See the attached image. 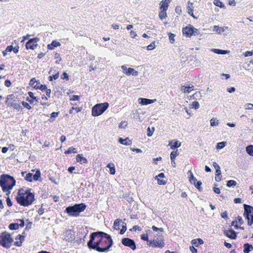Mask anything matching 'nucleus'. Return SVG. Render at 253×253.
I'll return each mask as SVG.
<instances>
[{"instance_id":"f3484780","label":"nucleus","mask_w":253,"mask_h":253,"mask_svg":"<svg viewBox=\"0 0 253 253\" xmlns=\"http://www.w3.org/2000/svg\"><path fill=\"white\" fill-rule=\"evenodd\" d=\"M61 43L56 41H53L50 44L47 45V48L50 50L53 49L55 47L60 46Z\"/></svg>"},{"instance_id":"a19ab883","label":"nucleus","mask_w":253,"mask_h":253,"mask_svg":"<svg viewBox=\"0 0 253 253\" xmlns=\"http://www.w3.org/2000/svg\"><path fill=\"white\" fill-rule=\"evenodd\" d=\"M210 123L211 126H217L218 125V120L216 119L212 118L211 120Z\"/></svg>"},{"instance_id":"a211bd4d","label":"nucleus","mask_w":253,"mask_h":253,"mask_svg":"<svg viewBox=\"0 0 253 253\" xmlns=\"http://www.w3.org/2000/svg\"><path fill=\"white\" fill-rule=\"evenodd\" d=\"M119 142L124 145L129 146L132 143L131 141L127 137L126 139H123L122 138H120L119 139Z\"/></svg>"},{"instance_id":"8fccbe9b","label":"nucleus","mask_w":253,"mask_h":253,"mask_svg":"<svg viewBox=\"0 0 253 253\" xmlns=\"http://www.w3.org/2000/svg\"><path fill=\"white\" fill-rule=\"evenodd\" d=\"M169 39L171 43H173L174 42V37L175 35L172 33H169Z\"/></svg>"},{"instance_id":"774afa93","label":"nucleus","mask_w":253,"mask_h":253,"mask_svg":"<svg viewBox=\"0 0 253 253\" xmlns=\"http://www.w3.org/2000/svg\"><path fill=\"white\" fill-rule=\"evenodd\" d=\"M190 250L192 252V253H197V250L193 246L190 247Z\"/></svg>"},{"instance_id":"6e6552de","label":"nucleus","mask_w":253,"mask_h":253,"mask_svg":"<svg viewBox=\"0 0 253 253\" xmlns=\"http://www.w3.org/2000/svg\"><path fill=\"white\" fill-rule=\"evenodd\" d=\"M165 243L162 238H158L150 241L149 245L153 248H162L165 246Z\"/></svg>"},{"instance_id":"864d4df0","label":"nucleus","mask_w":253,"mask_h":253,"mask_svg":"<svg viewBox=\"0 0 253 253\" xmlns=\"http://www.w3.org/2000/svg\"><path fill=\"white\" fill-rule=\"evenodd\" d=\"M73 110H75L76 112V113H78L80 111H81V109L80 108H74V107H72L71 109L69 110V113L70 114H73Z\"/></svg>"},{"instance_id":"7ed1b4c3","label":"nucleus","mask_w":253,"mask_h":253,"mask_svg":"<svg viewBox=\"0 0 253 253\" xmlns=\"http://www.w3.org/2000/svg\"><path fill=\"white\" fill-rule=\"evenodd\" d=\"M86 207V205L84 203L75 204L73 206L67 207L66 211L70 216L77 217L80 212L84 211Z\"/></svg>"},{"instance_id":"f704fd0d","label":"nucleus","mask_w":253,"mask_h":253,"mask_svg":"<svg viewBox=\"0 0 253 253\" xmlns=\"http://www.w3.org/2000/svg\"><path fill=\"white\" fill-rule=\"evenodd\" d=\"M76 148L73 147H70L68 149L65 151V154H70L72 153H76Z\"/></svg>"},{"instance_id":"e433bc0d","label":"nucleus","mask_w":253,"mask_h":253,"mask_svg":"<svg viewBox=\"0 0 253 253\" xmlns=\"http://www.w3.org/2000/svg\"><path fill=\"white\" fill-rule=\"evenodd\" d=\"M25 179L27 181L32 182L33 180L32 173L30 172L27 173Z\"/></svg>"},{"instance_id":"ddd939ff","label":"nucleus","mask_w":253,"mask_h":253,"mask_svg":"<svg viewBox=\"0 0 253 253\" xmlns=\"http://www.w3.org/2000/svg\"><path fill=\"white\" fill-rule=\"evenodd\" d=\"M139 100H140L139 102L142 105H147L148 104H152L155 101H156V99H149L147 98H139Z\"/></svg>"},{"instance_id":"f8f14e48","label":"nucleus","mask_w":253,"mask_h":253,"mask_svg":"<svg viewBox=\"0 0 253 253\" xmlns=\"http://www.w3.org/2000/svg\"><path fill=\"white\" fill-rule=\"evenodd\" d=\"M224 234L231 239H235L237 237L236 232L233 229L225 230Z\"/></svg>"},{"instance_id":"4468645a","label":"nucleus","mask_w":253,"mask_h":253,"mask_svg":"<svg viewBox=\"0 0 253 253\" xmlns=\"http://www.w3.org/2000/svg\"><path fill=\"white\" fill-rule=\"evenodd\" d=\"M244 210H245L244 214V215H247V214L253 215V207L249 206V205L244 204Z\"/></svg>"},{"instance_id":"6ab92c4d","label":"nucleus","mask_w":253,"mask_h":253,"mask_svg":"<svg viewBox=\"0 0 253 253\" xmlns=\"http://www.w3.org/2000/svg\"><path fill=\"white\" fill-rule=\"evenodd\" d=\"M228 29L227 27H220L218 26H214L213 31L217 32L218 34H221Z\"/></svg>"},{"instance_id":"09e8293b","label":"nucleus","mask_w":253,"mask_h":253,"mask_svg":"<svg viewBox=\"0 0 253 253\" xmlns=\"http://www.w3.org/2000/svg\"><path fill=\"white\" fill-rule=\"evenodd\" d=\"M155 48V42L149 44L147 47V49L148 50H152Z\"/></svg>"},{"instance_id":"20e7f679","label":"nucleus","mask_w":253,"mask_h":253,"mask_svg":"<svg viewBox=\"0 0 253 253\" xmlns=\"http://www.w3.org/2000/svg\"><path fill=\"white\" fill-rule=\"evenodd\" d=\"M17 202L23 206H28L32 204L34 201V195L31 193H25L20 196H17Z\"/></svg>"},{"instance_id":"39448f33","label":"nucleus","mask_w":253,"mask_h":253,"mask_svg":"<svg viewBox=\"0 0 253 253\" xmlns=\"http://www.w3.org/2000/svg\"><path fill=\"white\" fill-rule=\"evenodd\" d=\"M13 242L11 235L6 232L1 233L0 236V245L5 248L8 249Z\"/></svg>"},{"instance_id":"b1692460","label":"nucleus","mask_w":253,"mask_h":253,"mask_svg":"<svg viewBox=\"0 0 253 253\" xmlns=\"http://www.w3.org/2000/svg\"><path fill=\"white\" fill-rule=\"evenodd\" d=\"M14 98L15 96L13 94H10L8 95L5 101V104L7 105H10L12 103L13 100H15L14 99Z\"/></svg>"},{"instance_id":"5fc2aeb1","label":"nucleus","mask_w":253,"mask_h":253,"mask_svg":"<svg viewBox=\"0 0 253 253\" xmlns=\"http://www.w3.org/2000/svg\"><path fill=\"white\" fill-rule=\"evenodd\" d=\"M54 57H55V58H56L57 59H59L58 60H57L56 61V63L59 64V62L61 60V58L60 57V54L58 53H56L55 54Z\"/></svg>"},{"instance_id":"603ef678","label":"nucleus","mask_w":253,"mask_h":253,"mask_svg":"<svg viewBox=\"0 0 253 253\" xmlns=\"http://www.w3.org/2000/svg\"><path fill=\"white\" fill-rule=\"evenodd\" d=\"M154 130H155L154 127H152V131H151V129H150V128L149 127H148V128H147V131H148L147 135H148V136H149V137L153 135V132H154Z\"/></svg>"},{"instance_id":"69168bd1","label":"nucleus","mask_w":253,"mask_h":253,"mask_svg":"<svg viewBox=\"0 0 253 253\" xmlns=\"http://www.w3.org/2000/svg\"><path fill=\"white\" fill-rule=\"evenodd\" d=\"M79 98H80L79 96L74 95L72 96V97L70 99V100H72V101H76V100H79Z\"/></svg>"},{"instance_id":"4be33fe9","label":"nucleus","mask_w":253,"mask_h":253,"mask_svg":"<svg viewBox=\"0 0 253 253\" xmlns=\"http://www.w3.org/2000/svg\"><path fill=\"white\" fill-rule=\"evenodd\" d=\"M253 250V247L252 245L248 243H246L244 245V253H249L250 252Z\"/></svg>"},{"instance_id":"13d9d810","label":"nucleus","mask_w":253,"mask_h":253,"mask_svg":"<svg viewBox=\"0 0 253 253\" xmlns=\"http://www.w3.org/2000/svg\"><path fill=\"white\" fill-rule=\"evenodd\" d=\"M141 238L142 240L148 241V236L147 234H142L141 236Z\"/></svg>"},{"instance_id":"c9c22d12","label":"nucleus","mask_w":253,"mask_h":253,"mask_svg":"<svg viewBox=\"0 0 253 253\" xmlns=\"http://www.w3.org/2000/svg\"><path fill=\"white\" fill-rule=\"evenodd\" d=\"M166 11L167 10H161V11L159 13V16L161 19L162 20L167 17V15Z\"/></svg>"},{"instance_id":"0e129e2a","label":"nucleus","mask_w":253,"mask_h":253,"mask_svg":"<svg viewBox=\"0 0 253 253\" xmlns=\"http://www.w3.org/2000/svg\"><path fill=\"white\" fill-rule=\"evenodd\" d=\"M253 54V52L252 51H247L244 53V55L245 57L251 56H252Z\"/></svg>"},{"instance_id":"4c0bfd02","label":"nucleus","mask_w":253,"mask_h":253,"mask_svg":"<svg viewBox=\"0 0 253 253\" xmlns=\"http://www.w3.org/2000/svg\"><path fill=\"white\" fill-rule=\"evenodd\" d=\"M29 84L31 86H33L34 87V86L36 85H39L40 82L38 81H36L35 78H33L30 80Z\"/></svg>"},{"instance_id":"37998d69","label":"nucleus","mask_w":253,"mask_h":253,"mask_svg":"<svg viewBox=\"0 0 253 253\" xmlns=\"http://www.w3.org/2000/svg\"><path fill=\"white\" fill-rule=\"evenodd\" d=\"M34 88H36V89H38V88H39L41 90H45L46 89H47V87L45 85H36L34 86Z\"/></svg>"},{"instance_id":"473e14b6","label":"nucleus","mask_w":253,"mask_h":253,"mask_svg":"<svg viewBox=\"0 0 253 253\" xmlns=\"http://www.w3.org/2000/svg\"><path fill=\"white\" fill-rule=\"evenodd\" d=\"M10 105L13 106L16 110H19L21 108L20 104L15 100H13L12 103Z\"/></svg>"},{"instance_id":"0eeeda50","label":"nucleus","mask_w":253,"mask_h":253,"mask_svg":"<svg viewBox=\"0 0 253 253\" xmlns=\"http://www.w3.org/2000/svg\"><path fill=\"white\" fill-rule=\"evenodd\" d=\"M182 33L184 35L187 37H190L193 35H198L199 34V30L191 25L184 27L182 29Z\"/></svg>"},{"instance_id":"412c9836","label":"nucleus","mask_w":253,"mask_h":253,"mask_svg":"<svg viewBox=\"0 0 253 253\" xmlns=\"http://www.w3.org/2000/svg\"><path fill=\"white\" fill-rule=\"evenodd\" d=\"M191 244L195 247H198L199 245L204 244V241L200 238L193 239L191 241Z\"/></svg>"},{"instance_id":"9b49d317","label":"nucleus","mask_w":253,"mask_h":253,"mask_svg":"<svg viewBox=\"0 0 253 253\" xmlns=\"http://www.w3.org/2000/svg\"><path fill=\"white\" fill-rule=\"evenodd\" d=\"M122 243L124 246L128 247L133 250L136 249L135 243L132 239L128 238H124L122 239Z\"/></svg>"},{"instance_id":"6e6d98bb","label":"nucleus","mask_w":253,"mask_h":253,"mask_svg":"<svg viewBox=\"0 0 253 253\" xmlns=\"http://www.w3.org/2000/svg\"><path fill=\"white\" fill-rule=\"evenodd\" d=\"M58 114H59L58 112H52L51 114L50 118L53 119V120L52 121H53L54 118H56L58 116Z\"/></svg>"},{"instance_id":"79ce46f5","label":"nucleus","mask_w":253,"mask_h":253,"mask_svg":"<svg viewBox=\"0 0 253 253\" xmlns=\"http://www.w3.org/2000/svg\"><path fill=\"white\" fill-rule=\"evenodd\" d=\"M197 181V179L194 176L193 174L191 173V175L189 178L190 182L192 184L195 185V183Z\"/></svg>"},{"instance_id":"393cba45","label":"nucleus","mask_w":253,"mask_h":253,"mask_svg":"<svg viewBox=\"0 0 253 253\" xmlns=\"http://www.w3.org/2000/svg\"><path fill=\"white\" fill-rule=\"evenodd\" d=\"M33 180L35 181H41V172L40 170H37L34 175H33Z\"/></svg>"},{"instance_id":"3c124183","label":"nucleus","mask_w":253,"mask_h":253,"mask_svg":"<svg viewBox=\"0 0 253 253\" xmlns=\"http://www.w3.org/2000/svg\"><path fill=\"white\" fill-rule=\"evenodd\" d=\"M22 105H23V107H24L25 108H26L28 110H30L32 108L31 106L26 102H25V101L22 102Z\"/></svg>"},{"instance_id":"ea45409f","label":"nucleus","mask_w":253,"mask_h":253,"mask_svg":"<svg viewBox=\"0 0 253 253\" xmlns=\"http://www.w3.org/2000/svg\"><path fill=\"white\" fill-rule=\"evenodd\" d=\"M236 184H237V182L235 180H230L227 181V186L230 187L232 186H235L236 185Z\"/></svg>"},{"instance_id":"680f3d73","label":"nucleus","mask_w":253,"mask_h":253,"mask_svg":"<svg viewBox=\"0 0 253 253\" xmlns=\"http://www.w3.org/2000/svg\"><path fill=\"white\" fill-rule=\"evenodd\" d=\"M152 228L154 231H160L161 232H163L164 230L163 228H158L155 226H153Z\"/></svg>"},{"instance_id":"cd10ccee","label":"nucleus","mask_w":253,"mask_h":253,"mask_svg":"<svg viewBox=\"0 0 253 253\" xmlns=\"http://www.w3.org/2000/svg\"><path fill=\"white\" fill-rule=\"evenodd\" d=\"M107 168L110 169V173L111 174H114L115 173V169L113 163H109L107 165Z\"/></svg>"},{"instance_id":"7c9ffc66","label":"nucleus","mask_w":253,"mask_h":253,"mask_svg":"<svg viewBox=\"0 0 253 253\" xmlns=\"http://www.w3.org/2000/svg\"><path fill=\"white\" fill-rule=\"evenodd\" d=\"M213 4L218 7L220 8H225V5L220 0H214Z\"/></svg>"},{"instance_id":"f257e3e1","label":"nucleus","mask_w":253,"mask_h":253,"mask_svg":"<svg viewBox=\"0 0 253 253\" xmlns=\"http://www.w3.org/2000/svg\"><path fill=\"white\" fill-rule=\"evenodd\" d=\"M113 244V241L110 235L100 231L91 234L87 246L89 249L103 253L108 252Z\"/></svg>"},{"instance_id":"338daca9","label":"nucleus","mask_w":253,"mask_h":253,"mask_svg":"<svg viewBox=\"0 0 253 253\" xmlns=\"http://www.w3.org/2000/svg\"><path fill=\"white\" fill-rule=\"evenodd\" d=\"M235 88L234 87H231L230 88H227V91L229 92V93H233L235 91Z\"/></svg>"},{"instance_id":"58836bf2","label":"nucleus","mask_w":253,"mask_h":253,"mask_svg":"<svg viewBox=\"0 0 253 253\" xmlns=\"http://www.w3.org/2000/svg\"><path fill=\"white\" fill-rule=\"evenodd\" d=\"M178 154H179L177 152V150L175 151H172V152H171L170 156L171 161H173V160L175 161V157L177 156H178Z\"/></svg>"},{"instance_id":"5701e85b","label":"nucleus","mask_w":253,"mask_h":253,"mask_svg":"<svg viewBox=\"0 0 253 253\" xmlns=\"http://www.w3.org/2000/svg\"><path fill=\"white\" fill-rule=\"evenodd\" d=\"M172 143V141H170L169 144V145L170 146V148L172 149H175L181 146V143L177 140L175 141L173 144Z\"/></svg>"},{"instance_id":"4d7b16f0","label":"nucleus","mask_w":253,"mask_h":253,"mask_svg":"<svg viewBox=\"0 0 253 253\" xmlns=\"http://www.w3.org/2000/svg\"><path fill=\"white\" fill-rule=\"evenodd\" d=\"M61 78L62 79H66L67 81L69 80V76L68 75L65 73L64 72L62 75L61 76Z\"/></svg>"},{"instance_id":"dca6fc26","label":"nucleus","mask_w":253,"mask_h":253,"mask_svg":"<svg viewBox=\"0 0 253 253\" xmlns=\"http://www.w3.org/2000/svg\"><path fill=\"white\" fill-rule=\"evenodd\" d=\"M193 90H194L193 85H192L191 86L182 85L181 87V91L184 93H189Z\"/></svg>"},{"instance_id":"bf43d9fd","label":"nucleus","mask_w":253,"mask_h":253,"mask_svg":"<svg viewBox=\"0 0 253 253\" xmlns=\"http://www.w3.org/2000/svg\"><path fill=\"white\" fill-rule=\"evenodd\" d=\"M126 224H125V225H123L122 226V228L121 229L120 233L121 234H123L126 232Z\"/></svg>"},{"instance_id":"f03ea898","label":"nucleus","mask_w":253,"mask_h":253,"mask_svg":"<svg viewBox=\"0 0 253 253\" xmlns=\"http://www.w3.org/2000/svg\"><path fill=\"white\" fill-rule=\"evenodd\" d=\"M15 183L14 178L9 175L2 174L0 176V185L3 192H8L6 195L10 193L9 190L15 185Z\"/></svg>"},{"instance_id":"9d476101","label":"nucleus","mask_w":253,"mask_h":253,"mask_svg":"<svg viewBox=\"0 0 253 253\" xmlns=\"http://www.w3.org/2000/svg\"><path fill=\"white\" fill-rule=\"evenodd\" d=\"M121 68L123 70V72L127 76L132 75V76H136L138 75V72L135 71L133 68H127L126 65L122 66Z\"/></svg>"},{"instance_id":"49530a36","label":"nucleus","mask_w":253,"mask_h":253,"mask_svg":"<svg viewBox=\"0 0 253 253\" xmlns=\"http://www.w3.org/2000/svg\"><path fill=\"white\" fill-rule=\"evenodd\" d=\"M199 107V103L197 101H194L191 105V108H194L195 109H198Z\"/></svg>"},{"instance_id":"e2e57ef3","label":"nucleus","mask_w":253,"mask_h":253,"mask_svg":"<svg viewBox=\"0 0 253 253\" xmlns=\"http://www.w3.org/2000/svg\"><path fill=\"white\" fill-rule=\"evenodd\" d=\"M127 126V123L126 122H122L119 126L120 128H125Z\"/></svg>"},{"instance_id":"052dcab7","label":"nucleus","mask_w":253,"mask_h":253,"mask_svg":"<svg viewBox=\"0 0 253 253\" xmlns=\"http://www.w3.org/2000/svg\"><path fill=\"white\" fill-rule=\"evenodd\" d=\"M18 238H20V242H21V243H22V242L24 241V239H25V237L24 236H22V235H18L15 238V239L16 240H18Z\"/></svg>"},{"instance_id":"1a4fd4ad","label":"nucleus","mask_w":253,"mask_h":253,"mask_svg":"<svg viewBox=\"0 0 253 253\" xmlns=\"http://www.w3.org/2000/svg\"><path fill=\"white\" fill-rule=\"evenodd\" d=\"M40 41L39 38H34L29 40L26 44V48L27 49H35L38 46V42Z\"/></svg>"},{"instance_id":"72a5a7b5","label":"nucleus","mask_w":253,"mask_h":253,"mask_svg":"<svg viewBox=\"0 0 253 253\" xmlns=\"http://www.w3.org/2000/svg\"><path fill=\"white\" fill-rule=\"evenodd\" d=\"M19 227V225L17 223H12L9 225V228L10 230H16L18 229Z\"/></svg>"},{"instance_id":"423d86ee","label":"nucleus","mask_w":253,"mask_h":253,"mask_svg":"<svg viewBox=\"0 0 253 253\" xmlns=\"http://www.w3.org/2000/svg\"><path fill=\"white\" fill-rule=\"evenodd\" d=\"M109 107L107 102L97 104L92 108V115L98 116L103 114Z\"/></svg>"},{"instance_id":"c85d7f7f","label":"nucleus","mask_w":253,"mask_h":253,"mask_svg":"<svg viewBox=\"0 0 253 253\" xmlns=\"http://www.w3.org/2000/svg\"><path fill=\"white\" fill-rule=\"evenodd\" d=\"M247 153L250 156H253V145H250L246 147Z\"/></svg>"},{"instance_id":"bb28decb","label":"nucleus","mask_w":253,"mask_h":253,"mask_svg":"<svg viewBox=\"0 0 253 253\" xmlns=\"http://www.w3.org/2000/svg\"><path fill=\"white\" fill-rule=\"evenodd\" d=\"M122 222V220L119 219H117L114 222V228L116 230H119L120 229L121 227V223Z\"/></svg>"},{"instance_id":"de8ad7c7","label":"nucleus","mask_w":253,"mask_h":253,"mask_svg":"<svg viewBox=\"0 0 253 253\" xmlns=\"http://www.w3.org/2000/svg\"><path fill=\"white\" fill-rule=\"evenodd\" d=\"M202 183L201 181H196V182L195 183V185H194L199 190V191H202V188L201 187V185H202Z\"/></svg>"},{"instance_id":"c03bdc74","label":"nucleus","mask_w":253,"mask_h":253,"mask_svg":"<svg viewBox=\"0 0 253 253\" xmlns=\"http://www.w3.org/2000/svg\"><path fill=\"white\" fill-rule=\"evenodd\" d=\"M226 142H221L217 143L216 148L217 149H221L225 146Z\"/></svg>"},{"instance_id":"aec40b11","label":"nucleus","mask_w":253,"mask_h":253,"mask_svg":"<svg viewBox=\"0 0 253 253\" xmlns=\"http://www.w3.org/2000/svg\"><path fill=\"white\" fill-rule=\"evenodd\" d=\"M76 160L81 164H86L88 162L87 160L81 154H78L76 156Z\"/></svg>"},{"instance_id":"2f4dec72","label":"nucleus","mask_w":253,"mask_h":253,"mask_svg":"<svg viewBox=\"0 0 253 253\" xmlns=\"http://www.w3.org/2000/svg\"><path fill=\"white\" fill-rule=\"evenodd\" d=\"M161 10H167L168 8L169 4L165 1H161L160 3Z\"/></svg>"},{"instance_id":"2eb2a0df","label":"nucleus","mask_w":253,"mask_h":253,"mask_svg":"<svg viewBox=\"0 0 253 253\" xmlns=\"http://www.w3.org/2000/svg\"><path fill=\"white\" fill-rule=\"evenodd\" d=\"M188 5L187 7V10L188 13L192 16L194 18H197L196 17H195L193 14V3L192 2H191L190 1L188 2Z\"/></svg>"},{"instance_id":"a18cd8bd","label":"nucleus","mask_w":253,"mask_h":253,"mask_svg":"<svg viewBox=\"0 0 253 253\" xmlns=\"http://www.w3.org/2000/svg\"><path fill=\"white\" fill-rule=\"evenodd\" d=\"M244 107L246 110H253V104L252 103H247L244 105Z\"/></svg>"},{"instance_id":"c756f323","label":"nucleus","mask_w":253,"mask_h":253,"mask_svg":"<svg viewBox=\"0 0 253 253\" xmlns=\"http://www.w3.org/2000/svg\"><path fill=\"white\" fill-rule=\"evenodd\" d=\"M246 219L248 220V225H251L253 223V215H244Z\"/></svg>"},{"instance_id":"a878e982","label":"nucleus","mask_w":253,"mask_h":253,"mask_svg":"<svg viewBox=\"0 0 253 253\" xmlns=\"http://www.w3.org/2000/svg\"><path fill=\"white\" fill-rule=\"evenodd\" d=\"M211 51L213 52L218 54H226L228 51L227 50H221L219 49L212 48Z\"/></svg>"}]
</instances>
